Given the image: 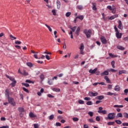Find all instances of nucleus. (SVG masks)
<instances>
[{
    "label": "nucleus",
    "instance_id": "1",
    "mask_svg": "<svg viewBox=\"0 0 128 128\" xmlns=\"http://www.w3.org/2000/svg\"><path fill=\"white\" fill-rule=\"evenodd\" d=\"M114 29L115 30V32H116V38H122V34L120 32L116 26H114Z\"/></svg>",
    "mask_w": 128,
    "mask_h": 128
},
{
    "label": "nucleus",
    "instance_id": "2",
    "mask_svg": "<svg viewBox=\"0 0 128 128\" xmlns=\"http://www.w3.org/2000/svg\"><path fill=\"white\" fill-rule=\"evenodd\" d=\"M8 100L9 104H10L12 106H16V102H14V98L11 97H8Z\"/></svg>",
    "mask_w": 128,
    "mask_h": 128
},
{
    "label": "nucleus",
    "instance_id": "3",
    "mask_svg": "<svg viewBox=\"0 0 128 128\" xmlns=\"http://www.w3.org/2000/svg\"><path fill=\"white\" fill-rule=\"evenodd\" d=\"M84 32L87 38H90V34H92L91 30H85Z\"/></svg>",
    "mask_w": 128,
    "mask_h": 128
},
{
    "label": "nucleus",
    "instance_id": "4",
    "mask_svg": "<svg viewBox=\"0 0 128 128\" xmlns=\"http://www.w3.org/2000/svg\"><path fill=\"white\" fill-rule=\"evenodd\" d=\"M116 114L112 112V113H109L108 116V120H114V118H116Z\"/></svg>",
    "mask_w": 128,
    "mask_h": 128
},
{
    "label": "nucleus",
    "instance_id": "5",
    "mask_svg": "<svg viewBox=\"0 0 128 128\" xmlns=\"http://www.w3.org/2000/svg\"><path fill=\"white\" fill-rule=\"evenodd\" d=\"M14 93L12 92H10V89L7 88L5 90V96H7V98H10V96H12Z\"/></svg>",
    "mask_w": 128,
    "mask_h": 128
},
{
    "label": "nucleus",
    "instance_id": "6",
    "mask_svg": "<svg viewBox=\"0 0 128 128\" xmlns=\"http://www.w3.org/2000/svg\"><path fill=\"white\" fill-rule=\"evenodd\" d=\"M89 96H98V92H90L88 94Z\"/></svg>",
    "mask_w": 128,
    "mask_h": 128
},
{
    "label": "nucleus",
    "instance_id": "7",
    "mask_svg": "<svg viewBox=\"0 0 128 128\" xmlns=\"http://www.w3.org/2000/svg\"><path fill=\"white\" fill-rule=\"evenodd\" d=\"M100 40L104 44H106V39L104 38V36H102L100 38Z\"/></svg>",
    "mask_w": 128,
    "mask_h": 128
},
{
    "label": "nucleus",
    "instance_id": "8",
    "mask_svg": "<svg viewBox=\"0 0 128 128\" xmlns=\"http://www.w3.org/2000/svg\"><path fill=\"white\" fill-rule=\"evenodd\" d=\"M96 70H98V68H95L94 70L90 69L89 70V72L90 74H96Z\"/></svg>",
    "mask_w": 128,
    "mask_h": 128
},
{
    "label": "nucleus",
    "instance_id": "9",
    "mask_svg": "<svg viewBox=\"0 0 128 128\" xmlns=\"http://www.w3.org/2000/svg\"><path fill=\"white\" fill-rule=\"evenodd\" d=\"M118 18V14L111 16L109 18V20H114V18Z\"/></svg>",
    "mask_w": 128,
    "mask_h": 128
},
{
    "label": "nucleus",
    "instance_id": "10",
    "mask_svg": "<svg viewBox=\"0 0 128 128\" xmlns=\"http://www.w3.org/2000/svg\"><path fill=\"white\" fill-rule=\"evenodd\" d=\"M114 90L115 92H120V86L118 85H116L115 86Z\"/></svg>",
    "mask_w": 128,
    "mask_h": 128
},
{
    "label": "nucleus",
    "instance_id": "11",
    "mask_svg": "<svg viewBox=\"0 0 128 128\" xmlns=\"http://www.w3.org/2000/svg\"><path fill=\"white\" fill-rule=\"evenodd\" d=\"M106 94H107V96H118V94H116V93H113L112 92H108L106 93Z\"/></svg>",
    "mask_w": 128,
    "mask_h": 128
},
{
    "label": "nucleus",
    "instance_id": "12",
    "mask_svg": "<svg viewBox=\"0 0 128 128\" xmlns=\"http://www.w3.org/2000/svg\"><path fill=\"white\" fill-rule=\"evenodd\" d=\"M100 76H108V70L104 71L103 72L100 74Z\"/></svg>",
    "mask_w": 128,
    "mask_h": 128
},
{
    "label": "nucleus",
    "instance_id": "13",
    "mask_svg": "<svg viewBox=\"0 0 128 128\" xmlns=\"http://www.w3.org/2000/svg\"><path fill=\"white\" fill-rule=\"evenodd\" d=\"M32 54H34L33 56L34 58H36V60H38V52H36L33 50L32 51Z\"/></svg>",
    "mask_w": 128,
    "mask_h": 128
},
{
    "label": "nucleus",
    "instance_id": "14",
    "mask_svg": "<svg viewBox=\"0 0 128 128\" xmlns=\"http://www.w3.org/2000/svg\"><path fill=\"white\" fill-rule=\"evenodd\" d=\"M118 28H119L120 30H122V21H118Z\"/></svg>",
    "mask_w": 128,
    "mask_h": 128
},
{
    "label": "nucleus",
    "instance_id": "15",
    "mask_svg": "<svg viewBox=\"0 0 128 128\" xmlns=\"http://www.w3.org/2000/svg\"><path fill=\"white\" fill-rule=\"evenodd\" d=\"M92 6H93L92 9L93 10H94L95 12H96V3H92Z\"/></svg>",
    "mask_w": 128,
    "mask_h": 128
},
{
    "label": "nucleus",
    "instance_id": "16",
    "mask_svg": "<svg viewBox=\"0 0 128 128\" xmlns=\"http://www.w3.org/2000/svg\"><path fill=\"white\" fill-rule=\"evenodd\" d=\"M80 28L78 27V28H76V30L75 32V34L76 36H79L80 35Z\"/></svg>",
    "mask_w": 128,
    "mask_h": 128
},
{
    "label": "nucleus",
    "instance_id": "17",
    "mask_svg": "<svg viewBox=\"0 0 128 128\" xmlns=\"http://www.w3.org/2000/svg\"><path fill=\"white\" fill-rule=\"evenodd\" d=\"M80 28L78 27V28H76V30L75 32V34L76 36H79L80 35Z\"/></svg>",
    "mask_w": 128,
    "mask_h": 128
},
{
    "label": "nucleus",
    "instance_id": "18",
    "mask_svg": "<svg viewBox=\"0 0 128 128\" xmlns=\"http://www.w3.org/2000/svg\"><path fill=\"white\" fill-rule=\"evenodd\" d=\"M6 77L8 78H9V80H11V82H14V81H16V80L14 78H12V76H10L8 75H6Z\"/></svg>",
    "mask_w": 128,
    "mask_h": 128
},
{
    "label": "nucleus",
    "instance_id": "19",
    "mask_svg": "<svg viewBox=\"0 0 128 128\" xmlns=\"http://www.w3.org/2000/svg\"><path fill=\"white\" fill-rule=\"evenodd\" d=\"M52 90H53V92H60V89L56 88H52Z\"/></svg>",
    "mask_w": 128,
    "mask_h": 128
},
{
    "label": "nucleus",
    "instance_id": "20",
    "mask_svg": "<svg viewBox=\"0 0 128 128\" xmlns=\"http://www.w3.org/2000/svg\"><path fill=\"white\" fill-rule=\"evenodd\" d=\"M96 100H104V96H97L96 97Z\"/></svg>",
    "mask_w": 128,
    "mask_h": 128
},
{
    "label": "nucleus",
    "instance_id": "21",
    "mask_svg": "<svg viewBox=\"0 0 128 128\" xmlns=\"http://www.w3.org/2000/svg\"><path fill=\"white\" fill-rule=\"evenodd\" d=\"M122 74H126V70H121L118 72V74L120 75Z\"/></svg>",
    "mask_w": 128,
    "mask_h": 128
},
{
    "label": "nucleus",
    "instance_id": "22",
    "mask_svg": "<svg viewBox=\"0 0 128 128\" xmlns=\"http://www.w3.org/2000/svg\"><path fill=\"white\" fill-rule=\"evenodd\" d=\"M56 6L58 10L60 8V2L58 0H56Z\"/></svg>",
    "mask_w": 128,
    "mask_h": 128
},
{
    "label": "nucleus",
    "instance_id": "23",
    "mask_svg": "<svg viewBox=\"0 0 128 128\" xmlns=\"http://www.w3.org/2000/svg\"><path fill=\"white\" fill-rule=\"evenodd\" d=\"M54 80H52V79H50L48 78V84L50 85V86H52V84H54V82H53Z\"/></svg>",
    "mask_w": 128,
    "mask_h": 128
},
{
    "label": "nucleus",
    "instance_id": "24",
    "mask_svg": "<svg viewBox=\"0 0 128 128\" xmlns=\"http://www.w3.org/2000/svg\"><path fill=\"white\" fill-rule=\"evenodd\" d=\"M116 48L118 50H124V48L122 46H117Z\"/></svg>",
    "mask_w": 128,
    "mask_h": 128
},
{
    "label": "nucleus",
    "instance_id": "25",
    "mask_svg": "<svg viewBox=\"0 0 128 128\" xmlns=\"http://www.w3.org/2000/svg\"><path fill=\"white\" fill-rule=\"evenodd\" d=\"M98 114H106V110H102V111H98Z\"/></svg>",
    "mask_w": 128,
    "mask_h": 128
},
{
    "label": "nucleus",
    "instance_id": "26",
    "mask_svg": "<svg viewBox=\"0 0 128 128\" xmlns=\"http://www.w3.org/2000/svg\"><path fill=\"white\" fill-rule=\"evenodd\" d=\"M76 8L78 10H84V6L82 5H78L77 6Z\"/></svg>",
    "mask_w": 128,
    "mask_h": 128
},
{
    "label": "nucleus",
    "instance_id": "27",
    "mask_svg": "<svg viewBox=\"0 0 128 128\" xmlns=\"http://www.w3.org/2000/svg\"><path fill=\"white\" fill-rule=\"evenodd\" d=\"M104 80H106V82H108V84H110V78L108 76H104Z\"/></svg>",
    "mask_w": 128,
    "mask_h": 128
},
{
    "label": "nucleus",
    "instance_id": "28",
    "mask_svg": "<svg viewBox=\"0 0 128 128\" xmlns=\"http://www.w3.org/2000/svg\"><path fill=\"white\" fill-rule=\"evenodd\" d=\"M116 118H122V114L120 112L118 113Z\"/></svg>",
    "mask_w": 128,
    "mask_h": 128
},
{
    "label": "nucleus",
    "instance_id": "29",
    "mask_svg": "<svg viewBox=\"0 0 128 128\" xmlns=\"http://www.w3.org/2000/svg\"><path fill=\"white\" fill-rule=\"evenodd\" d=\"M16 80L13 81L10 84L12 86V88L16 86Z\"/></svg>",
    "mask_w": 128,
    "mask_h": 128
},
{
    "label": "nucleus",
    "instance_id": "30",
    "mask_svg": "<svg viewBox=\"0 0 128 128\" xmlns=\"http://www.w3.org/2000/svg\"><path fill=\"white\" fill-rule=\"evenodd\" d=\"M45 26L48 28V30H49V32H52V28H50V26L48 25V24H45Z\"/></svg>",
    "mask_w": 128,
    "mask_h": 128
},
{
    "label": "nucleus",
    "instance_id": "31",
    "mask_svg": "<svg viewBox=\"0 0 128 128\" xmlns=\"http://www.w3.org/2000/svg\"><path fill=\"white\" fill-rule=\"evenodd\" d=\"M84 17L82 15L76 16V18H79V20H84Z\"/></svg>",
    "mask_w": 128,
    "mask_h": 128
},
{
    "label": "nucleus",
    "instance_id": "32",
    "mask_svg": "<svg viewBox=\"0 0 128 128\" xmlns=\"http://www.w3.org/2000/svg\"><path fill=\"white\" fill-rule=\"evenodd\" d=\"M84 44H81L80 50H84Z\"/></svg>",
    "mask_w": 128,
    "mask_h": 128
},
{
    "label": "nucleus",
    "instance_id": "33",
    "mask_svg": "<svg viewBox=\"0 0 128 128\" xmlns=\"http://www.w3.org/2000/svg\"><path fill=\"white\" fill-rule=\"evenodd\" d=\"M18 110L20 112H24V109L22 108H19Z\"/></svg>",
    "mask_w": 128,
    "mask_h": 128
},
{
    "label": "nucleus",
    "instance_id": "34",
    "mask_svg": "<svg viewBox=\"0 0 128 128\" xmlns=\"http://www.w3.org/2000/svg\"><path fill=\"white\" fill-rule=\"evenodd\" d=\"M114 108H124V105H114Z\"/></svg>",
    "mask_w": 128,
    "mask_h": 128
},
{
    "label": "nucleus",
    "instance_id": "35",
    "mask_svg": "<svg viewBox=\"0 0 128 128\" xmlns=\"http://www.w3.org/2000/svg\"><path fill=\"white\" fill-rule=\"evenodd\" d=\"M107 70L108 72H116V70L112 68L108 69Z\"/></svg>",
    "mask_w": 128,
    "mask_h": 128
},
{
    "label": "nucleus",
    "instance_id": "36",
    "mask_svg": "<svg viewBox=\"0 0 128 128\" xmlns=\"http://www.w3.org/2000/svg\"><path fill=\"white\" fill-rule=\"evenodd\" d=\"M123 116L126 118H128V114L126 112L123 113Z\"/></svg>",
    "mask_w": 128,
    "mask_h": 128
},
{
    "label": "nucleus",
    "instance_id": "37",
    "mask_svg": "<svg viewBox=\"0 0 128 128\" xmlns=\"http://www.w3.org/2000/svg\"><path fill=\"white\" fill-rule=\"evenodd\" d=\"M40 78L42 80H42H44V74H42L40 76Z\"/></svg>",
    "mask_w": 128,
    "mask_h": 128
},
{
    "label": "nucleus",
    "instance_id": "38",
    "mask_svg": "<svg viewBox=\"0 0 128 128\" xmlns=\"http://www.w3.org/2000/svg\"><path fill=\"white\" fill-rule=\"evenodd\" d=\"M86 104H87V106H92L93 104L92 101H88L86 103Z\"/></svg>",
    "mask_w": 128,
    "mask_h": 128
},
{
    "label": "nucleus",
    "instance_id": "39",
    "mask_svg": "<svg viewBox=\"0 0 128 128\" xmlns=\"http://www.w3.org/2000/svg\"><path fill=\"white\" fill-rule=\"evenodd\" d=\"M22 86H24L26 88H28L30 86V84L26 83H22Z\"/></svg>",
    "mask_w": 128,
    "mask_h": 128
},
{
    "label": "nucleus",
    "instance_id": "40",
    "mask_svg": "<svg viewBox=\"0 0 128 128\" xmlns=\"http://www.w3.org/2000/svg\"><path fill=\"white\" fill-rule=\"evenodd\" d=\"M115 122L117 124H122V121L120 120H115Z\"/></svg>",
    "mask_w": 128,
    "mask_h": 128
},
{
    "label": "nucleus",
    "instance_id": "41",
    "mask_svg": "<svg viewBox=\"0 0 128 128\" xmlns=\"http://www.w3.org/2000/svg\"><path fill=\"white\" fill-rule=\"evenodd\" d=\"M53 118H54V114H51L50 116H49V120H52Z\"/></svg>",
    "mask_w": 128,
    "mask_h": 128
},
{
    "label": "nucleus",
    "instance_id": "42",
    "mask_svg": "<svg viewBox=\"0 0 128 128\" xmlns=\"http://www.w3.org/2000/svg\"><path fill=\"white\" fill-rule=\"evenodd\" d=\"M107 124L108 126H113V124H114V122H108L107 123Z\"/></svg>",
    "mask_w": 128,
    "mask_h": 128
},
{
    "label": "nucleus",
    "instance_id": "43",
    "mask_svg": "<svg viewBox=\"0 0 128 128\" xmlns=\"http://www.w3.org/2000/svg\"><path fill=\"white\" fill-rule=\"evenodd\" d=\"M10 38L12 40H16V38L12 36V35H10Z\"/></svg>",
    "mask_w": 128,
    "mask_h": 128
},
{
    "label": "nucleus",
    "instance_id": "44",
    "mask_svg": "<svg viewBox=\"0 0 128 128\" xmlns=\"http://www.w3.org/2000/svg\"><path fill=\"white\" fill-rule=\"evenodd\" d=\"M70 14H72V12H68L66 14V18H68V16H70Z\"/></svg>",
    "mask_w": 128,
    "mask_h": 128
},
{
    "label": "nucleus",
    "instance_id": "45",
    "mask_svg": "<svg viewBox=\"0 0 128 128\" xmlns=\"http://www.w3.org/2000/svg\"><path fill=\"white\" fill-rule=\"evenodd\" d=\"M72 120H74V122H78V118L74 117L72 118Z\"/></svg>",
    "mask_w": 128,
    "mask_h": 128
},
{
    "label": "nucleus",
    "instance_id": "46",
    "mask_svg": "<svg viewBox=\"0 0 128 128\" xmlns=\"http://www.w3.org/2000/svg\"><path fill=\"white\" fill-rule=\"evenodd\" d=\"M88 114L90 116H94V112H88Z\"/></svg>",
    "mask_w": 128,
    "mask_h": 128
},
{
    "label": "nucleus",
    "instance_id": "47",
    "mask_svg": "<svg viewBox=\"0 0 128 128\" xmlns=\"http://www.w3.org/2000/svg\"><path fill=\"white\" fill-rule=\"evenodd\" d=\"M26 65L28 66H30V68H32V64L30 63V62H27L26 63Z\"/></svg>",
    "mask_w": 128,
    "mask_h": 128
},
{
    "label": "nucleus",
    "instance_id": "48",
    "mask_svg": "<svg viewBox=\"0 0 128 128\" xmlns=\"http://www.w3.org/2000/svg\"><path fill=\"white\" fill-rule=\"evenodd\" d=\"M78 103L80 104H84V101L82 100H78Z\"/></svg>",
    "mask_w": 128,
    "mask_h": 128
},
{
    "label": "nucleus",
    "instance_id": "49",
    "mask_svg": "<svg viewBox=\"0 0 128 128\" xmlns=\"http://www.w3.org/2000/svg\"><path fill=\"white\" fill-rule=\"evenodd\" d=\"M34 128H40V124H34Z\"/></svg>",
    "mask_w": 128,
    "mask_h": 128
},
{
    "label": "nucleus",
    "instance_id": "50",
    "mask_svg": "<svg viewBox=\"0 0 128 128\" xmlns=\"http://www.w3.org/2000/svg\"><path fill=\"white\" fill-rule=\"evenodd\" d=\"M76 26H74L72 27V31L73 32H76Z\"/></svg>",
    "mask_w": 128,
    "mask_h": 128
},
{
    "label": "nucleus",
    "instance_id": "51",
    "mask_svg": "<svg viewBox=\"0 0 128 128\" xmlns=\"http://www.w3.org/2000/svg\"><path fill=\"white\" fill-rule=\"evenodd\" d=\"M48 98H54V96L50 94H48Z\"/></svg>",
    "mask_w": 128,
    "mask_h": 128
},
{
    "label": "nucleus",
    "instance_id": "52",
    "mask_svg": "<svg viewBox=\"0 0 128 128\" xmlns=\"http://www.w3.org/2000/svg\"><path fill=\"white\" fill-rule=\"evenodd\" d=\"M108 90H112V84H109L108 86Z\"/></svg>",
    "mask_w": 128,
    "mask_h": 128
},
{
    "label": "nucleus",
    "instance_id": "53",
    "mask_svg": "<svg viewBox=\"0 0 128 128\" xmlns=\"http://www.w3.org/2000/svg\"><path fill=\"white\" fill-rule=\"evenodd\" d=\"M52 12L54 16H56V10H52Z\"/></svg>",
    "mask_w": 128,
    "mask_h": 128
},
{
    "label": "nucleus",
    "instance_id": "54",
    "mask_svg": "<svg viewBox=\"0 0 128 128\" xmlns=\"http://www.w3.org/2000/svg\"><path fill=\"white\" fill-rule=\"evenodd\" d=\"M111 64H112V67L113 68H115V66H114V61L113 60L111 62Z\"/></svg>",
    "mask_w": 128,
    "mask_h": 128
},
{
    "label": "nucleus",
    "instance_id": "55",
    "mask_svg": "<svg viewBox=\"0 0 128 128\" xmlns=\"http://www.w3.org/2000/svg\"><path fill=\"white\" fill-rule=\"evenodd\" d=\"M107 8H108V10H112L113 9L110 6H107Z\"/></svg>",
    "mask_w": 128,
    "mask_h": 128
},
{
    "label": "nucleus",
    "instance_id": "56",
    "mask_svg": "<svg viewBox=\"0 0 128 128\" xmlns=\"http://www.w3.org/2000/svg\"><path fill=\"white\" fill-rule=\"evenodd\" d=\"M96 120L97 122H100V116H97Z\"/></svg>",
    "mask_w": 128,
    "mask_h": 128
},
{
    "label": "nucleus",
    "instance_id": "57",
    "mask_svg": "<svg viewBox=\"0 0 128 128\" xmlns=\"http://www.w3.org/2000/svg\"><path fill=\"white\" fill-rule=\"evenodd\" d=\"M22 90H24V92H28V90L26 89V88L23 87Z\"/></svg>",
    "mask_w": 128,
    "mask_h": 128
},
{
    "label": "nucleus",
    "instance_id": "58",
    "mask_svg": "<svg viewBox=\"0 0 128 128\" xmlns=\"http://www.w3.org/2000/svg\"><path fill=\"white\" fill-rule=\"evenodd\" d=\"M15 44H20L22 42L20 41L17 40L15 42Z\"/></svg>",
    "mask_w": 128,
    "mask_h": 128
},
{
    "label": "nucleus",
    "instance_id": "59",
    "mask_svg": "<svg viewBox=\"0 0 128 128\" xmlns=\"http://www.w3.org/2000/svg\"><path fill=\"white\" fill-rule=\"evenodd\" d=\"M56 126H62V124L60 122H57L56 124Z\"/></svg>",
    "mask_w": 128,
    "mask_h": 128
},
{
    "label": "nucleus",
    "instance_id": "60",
    "mask_svg": "<svg viewBox=\"0 0 128 128\" xmlns=\"http://www.w3.org/2000/svg\"><path fill=\"white\" fill-rule=\"evenodd\" d=\"M122 126H128V122H124V123H122Z\"/></svg>",
    "mask_w": 128,
    "mask_h": 128
},
{
    "label": "nucleus",
    "instance_id": "61",
    "mask_svg": "<svg viewBox=\"0 0 128 128\" xmlns=\"http://www.w3.org/2000/svg\"><path fill=\"white\" fill-rule=\"evenodd\" d=\"M84 100H90V97H86L85 98H84Z\"/></svg>",
    "mask_w": 128,
    "mask_h": 128
},
{
    "label": "nucleus",
    "instance_id": "62",
    "mask_svg": "<svg viewBox=\"0 0 128 128\" xmlns=\"http://www.w3.org/2000/svg\"><path fill=\"white\" fill-rule=\"evenodd\" d=\"M0 128H10V126H4L0 127Z\"/></svg>",
    "mask_w": 128,
    "mask_h": 128
},
{
    "label": "nucleus",
    "instance_id": "63",
    "mask_svg": "<svg viewBox=\"0 0 128 128\" xmlns=\"http://www.w3.org/2000/svg\"><path fill=\"white\" fill-rule=\"evenodd\" d=\"M124 92L126 94H128V89H125L124 90Z\"/></svg>",
    "mask_w": 128,
    "mask_h": 128
},
{
    "label": "nucleus",
    "instance_id": "64",
    "mask_svg": "<svg viewBox=\"0 0 128 128\" xmlns=\"http://www.w3.org/2000/svg\"><path fill=\"white\" fill-rule=\"evenodd\" d=\"M84 128H88V125L87 124H84Z\"/></svg>",
    "mask_w": 128,
    "mask_h": 128
}]
</instances>
